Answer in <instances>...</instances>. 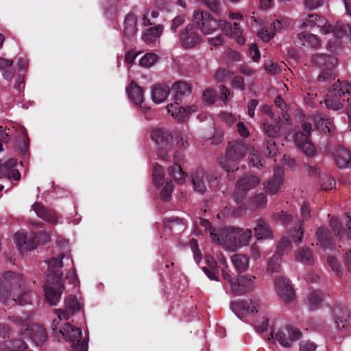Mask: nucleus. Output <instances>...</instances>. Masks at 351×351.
<instances>
[{"label":"nucleus","instance_id":"obj_1","mask_svg":"<svg viewBox=\"0 0 351 351\" xmlns=\"http://www.w3.org/2000/svg\"><path fill=\"white\" fill-rule=\"evenodd\" d=\"M63 252L58 257H52L46 261L48 266V273L46 276V283L44 288L47 302L53 306L56 305L61 298L64 286L62 282V272L60 269L64 266L71 267L66 275V278L71 282H77V275L73 267V262L71 258L69 243L62 241Z\"/></svg>","mask_w":351,"mask_h":351},{"label":"nucleus","instance_id":"obj_2","mask_svg":"<svg viewBox=\"0 0 351 351\" xmlns=\"http://www.w3.org/2000/svg\"><path fill=\"white\" fill-rule=\"evenodd\" d=\"M28 291L21 274L7 271L0 278V302L8 306L29 303Z\"/></svg>","mask_w":351,"mask_h":351},{"label":"nucleus","instance_id":"obj_3","mask_svg":"<svg viewBox=\"0 0 351 351\" xmlns=\"http://www.w3.org/2000/svg\"><path fill=\"white\" fill-rule=\"evenodd\" d=\"M56 318L52 322V330L58 340L65 339L73 343L72 351H87L86 340H81L82 332L81 328L75 327L69 323L62 324V320H68L69 315L62 309H55Z\"/></svg>","mask_w":351,"mask_h":351},{"label":"nucleus","instance_id":"obj_4","mask_svg":"<svg viewBox=\"0 0 351 351\" xmlns=\"http://www.w3.org/2000/svg\"><path fill=\"white\" fill-rule=\"evenodd\" d=\"M330 226L335 234L334 237H331L329 231L322 227L317 228L315 232L316 238L323 248L332 249L337 241L344 238L351 239V218L348 215L344 217L343 221L332 217Z\"/></svg>","mask_w":351,"mask_h":351},{"label":"nucleus","instance_id":"obj_5","mask_svg":"<svg viewBox=\"0 0 351 351\" xmlns=\"http://www.w3.org/2000/svg\"><path fill=\"white\" fill-rule=\"evenodd\" d=\"M330 226L335 234L334 237H331L329 231L322 227L317 228L315 232L316 238L323 248L332 249L337 241L344 238L351 239V218L348 215L344 217L343 221L332 217Z\"/></svg>","mask_w":351,"mask_h":351},{"label":"nucleus","instance_id":"obj_6","mask_svg":"<svg viewBox=\"0 0 351 351\" xmlns=\"http://www.w3.org/2000/svg\"><path fill=\"white\" fill-rule=\"evenodd\" d=\"M232 309L239 317L254 316L256 313L254 322V327L259 332H265L268 328V315L267 307L258 298H253L246 301H236L231 304Z\"/></svg>","mask_w":351,"mask_h":351},{"label":"nucleus","instance_id":"obj_7","mask_svg":"<svg viewBox=\"0 0 351 351\" xmlns=\"http://www.w3.org/2000/svg\"><path fill=\"white\" fill-rule=\"evenodd\" d=\"M315 26L320 27V32L326 34L332 32L337 38H345L346 41L351 43V26L342 21H338L333 28L324 18L317 14L303 16L300 20V27L301 28H311Z\"/></svg>","mask_w":351,"mask_h":351},{"label":"nucleus","instance_id":"obj_8","mask_svg":"<svg viewBox=\"0 0 351 351\" xmlns=\"http://www.w3.org/2000/svg\"><path fill=\"white\" fill-rule=\"evenodd\" d=\"M11 322L21 330V335L29 337L36 345L42 344L47 339L45 329L40 325L30 324L29 318L25 315L10 317Z\"/></svg>","mask_w":351,"mask_h":351},{"label":"nucleus","instance_id":"obj_9","mask_svg":"<svg viewBox=\"0 0 351 351\" xmlns=\"http://www.w3.org/2000/svg\"><path fill=\"white\" fill-rule=\"evenodd\" d=\"M193 21L200 32L205 35L211 34L217 29L226 26L230 27V25L226 21H216L209 13L199 10L194 12Z\"/></svg>","mask_w":351,"mask_h":351},{"label":"nucleus","instance_id":"obj_10","mask_svg":"<svg viewBox=\"0 0 351 351\" xmlns=\"http://www.w3.org/2000/svg\"><path fill=\"white\" fill-rule=\"evenodd\" d=\"M350 92V83L338 80L333 84L332 88L328 91L326 96L325 104L326 107L333 110H340L344 104V99H341V96Z\"/></svg>","mask_w":351,"mask_h":351},{"label":"nucleus","instance_id":"obj_11","mask_svg":"<svg viewBox=\"0 0 351 351\" xmlns=\"http://www.w3.org/2000/svg\"><path fill=\"white\" fill-rule=\"evenodd\" d=\"M151 138L158 145L157 156L158 159L166 161L169 158L171 149V133L163 128H155L151 132Z\"/></svg>","mask_w":351,"mask_h":351},{"label":"nucleus","instance_id":"obj_12","mask_svg":"<svg viewBox=\"0 0 351 351\" xmlns=\"http://www.w3.org/2000/svg\"><path fill=\"white\" fill-rule=\"evenodd\" d=\"M247 150L249 151V148L247 149L241 142L236 143L228 147L226 158L221 162V165L222 168L227 171L229 177H231L230 173L239 169L235 160L243 157Z\"/></svg>","mask_w":351,"mask_h":351},{"label":"nucleus","instance_id":"obj_13","mask_svg":"<svg viewBox=\"0 0 351 351\" xmlns=\"http://www.w3.org/2000/svg\"><path fill=\"white\" fill-rule=\"evenodd\" d=\"M303 132H296L294 136V143L306 156H312L315 152L313 144L308 139V136L312 132V125L311 123H304L302 124Z\"/></svg>","mask_w":351,"mask_h":351},{"label":"nucleus","instance_id":"obj_14","mask_svg":"<svg viewBox=\"0 0 351 351\" xmlns=\"http://www.w3.org/2000/svg\"><path fill=\"white\" fill-rule=\"evenodd\" d=\"M271 335L283 347H289L301 337V332L294 326H286L276 332L273 331Z\"/></svg>","mask_w":351,"mask_h":351},{"label":"nucleus","instance_id":"obj_15","mask_svg":"<svg viewBox=\"0 0 351 351\" xmlns=\"http://www.w3.org/2000/svg\"><path fill=\"white\" fill-rule=\"evenodd\" d=\"M274 285L277 295L285 303L288 304L295 300V291L288 278L278 276L275 279Z\"/></svg>","mask_w":351,"mask_h":351},{"label":"nucleus","instance_id":"obj_16","mask_svg":"<svg viewBox=\"0 0 351 351\" xmlns=\"http://www.w3.org/2000/svg\"><path fill=\"white\" fill-rule=\"evenodd\" d=\"M260 179L256 176H245L238 180L235 200L239 202L242 200L247 193L256 188L260 184Z\"/></svg>","mask_w":351,"mask_h":351},{"label":"nucleus","instance_id":"obj_17","mask_svg":"<svg viewBox=\"0 0 351 351\" xmlns=\"http://www.w3.org/2000/svg\"><path fill=\"white\" fill-rule=\"evenodd\" d=\"M13 238L18 250L22 254L29 250H34L37 246V243L34 240V234L27 235V232L23 230L16 232Z\"/></svg>","mask_w":351,"mask_h":351},{"label":"nucleus","instance_id":"obj_18","mask_svg":"<svg viewBox=\"0 0 351 351\" xmlns=\"http://www.w3.org/2000/svg\"><path fill=\"white\" fill-rule=\"evenodd\" d=\"M179 101H175L174 104L167 105L168 112L178 121H184L188 119L190 115L197 110L195 105L182 107L180 106Z\"/></svg>","mask_w":351,"mask_h":351},{"label":"nucleus","instance_id":"obj_19","mask_svg":"<svg viewBox=\"0 0 351 351\" xmlns=\"http://www.w3.org/2000/svg\"><path fill=\"white\" fill-rule=\"evenodd\" d=\"M255 280L254 276H241L235 280V283H232V292L236 295H241L252 290L255 287Z\"/></svg>","mask_w":351,"mask_h":351},{"label":"nucleus","instance_id":"obj_20","mask_svg":"<svg viewBox=\"0 0 351 351\" xmlns=\"http://www.w3.org/2000/svg\"><path fill=\"white\" fill-rule=\"evenodd\" d=\"M284 183V171L280 167L274 169L273 177L264 183L265 191L270 195L278 193Z\"/></svg>","mask_w":351,"mask_h":351},{"label":"nucleus","instance_id":"obj_21","mask_svg":"<svg viewBox=\"0 0 351 351\" xmlns=\"http://www.w3.org/2000/svg\"><path fill=\"white\" fill-rule=\"evenodd\" d=\"M311 62L315 66L324 70L332 69L337 62V58L333 56H326L324 54H316L311 58ZM319 80H324L326 79L324 73L318 76Z\"/></svg>","mask_w":351,"mask_h":351},{"label":"nucleus","instance_id":"obj_22","mask_svg":"<svg viewBox=\"0 0 351 351\" xmlns=\"http://www.w3.org/2000/svg\"><path fill=\"white\" fill-rule=\"evenodd\" d=\"M180 41L184 48H193L201 42V37L191 25H189L181 32Z\"/></svg>","mask_w":351,"mask_h":351},{"label":"nucleus","instance_id":"obj_23","mask_svg":"<svg viewBox=\"0 0 351 351\" xmlns=\"http://www.w3.org/2000/svg\"><path fill=\"white\" fill-rule=\"evenodd\" d=\"M217 178L206 173L203 170H197L193 177V184L196 191L204 193L207 189V184L215 181Z\"/></svg>","mask_w":351,"mask_h":351},{"label":"nucleus","instance_id":"obj_24","mask_svg":"<svg viewBox=\"0 0 351 351\" xmlns=\"http://www.w3.org/2000/svg\"><path fill=\"white\" fill-rule=\"evenodd\" d=\"M252 238V231L250 229L241 230L237 228V237L235 241L229 242L228 246L230 251H235L243 246L248 245Z\"/></svg>","mask_w":351,"mask_h":351},{"label":"nucleus","instance_id":"obj_25","mask_svg":"<svg viewBox=\"0 0 351 351\" xmlns=\"http://www.w3.org/2000/svg\"><path fill=\"white\" fill-rule=\"evenodd\" d=\"M337 165L341 169L348 168L351 164V153L345 147L339 146L332 152Z\"/></svg>","mask_w":351,"mask_h":351},{"label":"nucleus","instance_id":"obj_26","mask_svg":"<svg viewBox=\"0 0 351 351\" xmlns=\"http://www.w3.org/2000/svg\"><path fill=\"white\" fill-rule=\"evenodd\" d=\"M137 13L131 12L128 13L124 19L123 25V33L124 36L132 38L136 35L138 31Z\"/></svg>","mask_w":351,"mask_h":351},{"label":"nucleus","instance_id":"obj_27","mask_svg":"<svg viewBox=\"0 0 351 351\" xmlns=\"http://www.w3.org/2000/svg\"><path fill=\"white\" fill-rule=\"evenodd\" d=\"M217 234V238L219 241H214V243H216L229 250L228 243L229 242L232 243L236 241L237 228L226 227L218 230Z\"/></svg>","mask_w":351,"mask_h":351},{"label":"nucleus","instance_id":"obj_28","mask_svg":"<svg viewBox=\"0 0 351 351\" xmlns=\"http://www.w3.org/2000/svg\"><path fill=\"white\" fill-rule=\"evenodd\" d=\"M17 162L15 159L10 158L0 166V178L19 180L21 174L16 169Z\"/></svg>","mask_w":351,"mask_h":351},{"label":"nucleus","instance_id":"obj_29","mask_svg":"<svg viewBox=\"0 0 351 351\" xmlns=\"http://www.w3.org/2000/svg\"><path fill=\"white\" fill-rule=\"evenodd\" d=\"M254 231L256 237V241H261V240H269L274 238L272 231L268 224L263 219L256 220Z\"/></svg>","mask_w":351,"mask_h":351},{"label":"nucleus","instance_id":"obj_30","mask_svg":"<svg viewBox=\"0 0 351 351\" xmlns=\"http://www.w3.org/2000/svg\"><path fill=\"white\" fill-rule=\"evenodd\" d=\"M297 43L306 48H317L321 45V41L316 35L306 32L298 35Z\"/></svg>","mask_w":351,"mask_h":351},{"label":"nucleus","instance_id":"obj_31","mask_svg":"<svg viewBox=\"0 0 351 351\" xmlns=\"http://www.w3.org/2000/svg\"><path fill=\"white\" fill-rule=\"evenodd\" d=\"M32 208L38 217L53 224L57 222L58 217L53 210L47 209L39 204H34Z\"/></svg>","mask_w":351,"mask_h":351},{"label":"nucleus","instance_id":"obj_32","mask_svg":"<svg viewBox=\"0 0 351 351\" xmlns=\"http://www.w3.org/2000/svg\"><path fill=\"white\" fill-rule=\"evenodd\" d=\"M170 93V89L165 85H156L152 89V99L155 104H161L166 101Z\"/></svg>","mask_w":351,"mask_h":351},{"label":"nucleus","instance_id":"obj_33","mask_svg":"<svg viewBox=\"0 0 351 351\" xmlns=\"http://www.w3.org/2000/svg\"><path fill=\"white\" fill-rule=\"evenodd\" d=\"M163 29V26L160 25L149 28L143 32L142 39L148 45L156 43L162 35Z\"/></svg>","mask_w":351,"mask_h":351},{"label":"nucleus","instance_id":"obj_34","mask_svg":"<svg viewBox=\"0 0 351 351\" xmlns=\"http://www.w3.org/2000/svg\"><path fill=\"white\" fill-rule=\"evenodd\" d=\"M295 258L302 264L311 265L314 263L312 250L306 246L299 248L295 253Z\"/></svg>","mask_w":351,"mask_h":351},{"label":"nucleus","instance_id":"obj_35","mask_svg":"<svg viewBox=\"0 0 351 351\" xmlns=\"http://www.w3.org/2000/svg\"><path fill=\"white\" fill-rule=\"evenodd\" d=\"M27 348L25 341L21 338L12 337L5 341L3 346L0 344V349L9 351H23Z\"/></svg>","mask_w":351,"mask_h":351},{"label":"nucleus","instance_id":"obj_36","mask_svg":"<svg viewBox=\"0 0 351 351\" xmlns=\"http://www.w3.org/2000/svg\"><path fill=\"white\" fill-rule=\"evenodd\" d=\"M335 322L338 328L342 329L346 327L347 319L349 317L348 311L343 308L337 306L332 310Z\"/></svg>","mask_w":351,"mask_h":351},{"label":"nucleus","instance_id":"obj_37","mask_svg":"<svg viewBox=\"0 0 351 351\" xmlns=\"http://www.w3.org/2000/svg\"><path fill=\"white\" fill-rule=\"evenodd\" d=\"M171 90L174 94L175 101H180L182 97L189 94L191 92V88L184 82H176L171 86Z\"/></svg>","mask_w":351,"mask_h":351},{"label":"nucleus","instance_id":"obj_38","mask_svg":"<svg viewBox=\"0 0 351 351\" xmlns=\"http://www.w3.org/2000/svg\"><path fill=\"white\" fill-rule=\"evenodd\" d=\"M278 119L275 118L271 122L268 121L264 122L263 130L268 136L275 138L278 136L281 128L280 122Z\"/></svg>","mask_w":351,"mask_h":351},{"label":"nucleus","instance_id":"obj_39","mask_svg":"<svg viewBox=\"0 0 351 351\" xmlns=\"http://www.w3.org/2000/svg\"><path fill=\"white\" fill-rule=\"evenodd\" d=\"M82 306V302L74 295H69L64 300L65 311H64L69 315V316L79 311Z\"/></svg>","mask_w":351,"mask_h":351},{"label":"nucleus","instance_id":"obj_40","mask_svg":"<svg viewBox=\"0 0 351 351\" xmlns=\"http://www.w3.org/2000/svg\"><path fill=\"white\" fill-rule=\"evenodd\" d=\"M130 99L136 105H139L143 101V90L140 86L134 82H132L130 88L127 89Z\"/></svg>","mask_w":351,"mask_h":351},{"label":"nucleus","instance_id":"obj_41","mask_svg":"<svg viewBox=\"0 0 351 351\" xmlns=\"http://www.w3.org/2000/svg\"><path fill=\"white\" fill-rule=\"evenodd\" d=\"M232 263L237 271L243 272L249 267V258L243 254H234L231 258Z\"/></svg>","mask_w":351,"mask_h":351},{"label":"nucleus","instance_id":"obj_42","mask_svg":"<svg viewBox=\"0 0 351 351\" xmlns=\"http://www.w3.org/2000/svg\"><path fill=\"white\" fill-rule=\"evenodd\" d=\"M267 203V199L266 195L263 193H258L250 198L249 209L254 210L258 208L265 207Z\"/></svg>","mask_w":351,"mask_h":351},{"label":"nucleus","instance_id":"obj_43","mask_svg":"<svg viewBox=\"0 0 351 351\" xmlns=\"http://www.w3.org/2000/svg\"><path fill=\"white\" fill-rule=\"evenodd\" d=\"M158 60L156 53L149 52L144 54L138 61L139 65L145 69H149L153 66Z\"/></svg>","mask_w":351,"mask_h":351},{"label":"nucleus","instance_id":"obj_44","mask_svg":"<svg viewBox=\"0 0 351 351\" xmlns=\"http://www.w3.org/2000/svg\"><path fill=\"white\" fill-rule=\"evenodd\" d=\"M315 123L318 130L324 132H330L332 123L329 119H326L322 114H318L314 118Z\"/></svg>","mask_w":351,"mask_h":351},{"label":"nucleus","instance_id":"obj_45","mask_svg":"<svg viewBox=\"0 0 351 351\" xmlns=\"http://www.w3.org/2000/svg\"><path fill=\"white\" fill-rule=\"evenodd\" d=\"M304 233L302 231V223L299 221L297 228L291 230L287 233V237L291 241L299 244L302 242Z\"/></svg>","mask_w":351,"mask_h":351},{"label":"nucleus","instance_id":"obj_46","mask_svg":"<svg viewBox=\"0 0 351 351\" xmlns=\"http://www.w3.org/2000/svg\"><path fill=\"white\" fill-rule=\"evenodd\" d=\"M153 181L156 185L160 186L164 183L165 171L158 163L153 165Z\"/></svg>","mask_w":351,"mask_h":351},{"label":"nucleus","instance_id":"obj_47","mask_svg":"<svg viewBox=\"0 0 351 351\" xmlns=\"http://www.w3.org/2000/svg\"><path fill=\"white\" fill-rule=\"evenodd\" d=\"M324 293L319 290L313 291L308 295V302L310 308L317 307L322 302Z\"/></svg>","mask_w":351,"mask_h":351},{"label":"nucleus","instance_id":"obj_48","mask_svg":"<svg viewBox=\"0 0 351 351\" xmlns=\"http://www.w3.org/2000/svg\"><path fill=\"white\" fill-rule=\"evenodd\" d=\"M169 174L178 183H181L184 180V173L180 165L174 164L170 166L169 167Z\"/></svg>","mask_w":351,"mask_h":351},{"label":"nucleus","instance_id":"obj_49","mask_svg":"<svg viewBox=\"0 0 351 351\" xmlns=\"http://www.w3.org/2000/svg\"><path fill=\"white\" fill-rule=\"evenodd\" d=\"M280 270V259L278 254L274 255L268 263L267 272L270 274Z\"/></svg>","mask_w":351,"mask_h":351},{"label":"nucleus","instance_id":"obj_50","mask_svg":"<svg viewBox=\"0 0 351 351\" xmlns=\"http://www.w3.org/2000/svg\"><path fill=\"white\" fill-rule=\"evenodd\" d=\"M200 224L201 226L204 228V230L209 233V235L212 239V241L214 242V241H219L217 238V232H216L215 229L211 226L209 221L204 219H200Z\"/></svg>","mask_w":351,"mask_h":351},{"label":"nucleus","instance_id":"obj_51","mask_svg":"<svg viewBox=\"0 0 351 351\" xmlns=\"http://www.w3.org/2000/svg\"><path fill=\"white\" fill-rule=\"evenodd\" d=\"M232 36L239 45H244L245 39L243 36V31L241 29L239 25L237 23H234V28L233 32L232 33Z\"/></svg>","mask_w":351,"mask_h":351},{"label":"nucleus","instance_id":"obj_52","mask_svg":"<svg viewBox=\"0 0 351 351\" xmlns=\"http://www.w3.org/2000/svg\"><path fill=\"white\" fill-rule=\"evenodd\" d=\"M217 97V93L213 88H207L202 93V100L207 104L215 103Z\"/></svg>","mask_w":351,"mask_h":351},{"label":"nucleus","instance_id":"obj_53","mask_svg":"<svg viewBox=\"0 0 351 351\" xmlns=\"http://www.w3.org/2000/svg\"><path fill=\"white\" fill-rule=\"evenodd\" d=\"M249 158L254 167L259 168L263 166L261 157L254 148L249 147Z\"/></svg>","mask_w":351,"mask_h":351},{"label":"nucleus","instance_id":"obj_54","mask_svg":"<svg viewBox=\"0 0 351 351\" xmlns=\"http://www.w3.org/2000/svg\"><path fill=\"white\" fill-rule=\"evenodd\" d=\"M219 117L221 121L224 122L226 125L229 126L234 124L237 121L236 117L233 115L231 112L227 111H221L219 113Z\"/></svg>","mask_w":351,"mask_h":351},{"label":"nucleus","instance_id":"obj_55","mask_svg":"<svg viewBox=\"0 0 351 351\" xmlns=\"http://www.w3.org/2000/svg\"><path fill=\"white\" fill-rule=\"evenodd\" d=\"M291 241L288 237H282L278 245V251L279 252L288 253L291 250Z\"/></svg>","mask_w":351,"mask_h":351},{"label":"nucleus","instance_id":"obj_56","mask_svg":"<svg viewBox=\"0 0 351 351\" xmlns=\"http://www.w3.org/2000/svg\"><path fill=\"white\" fill-rule=\"evenodd\" d=\"M173 190V184L171 182H167L160 193V197L164 201L168 202L170 199L171 193Z\"/></svg>","mask_w":351,"mask_h":351},{"label":"nucleus","instance_id":"obj_57","mask_svg":"<svg viewBox=\"0 0 351 351\" xmlns=\"http://www.w3.org/2000/svg\"><path fill=\"white\" fill-rule=\"evenodd\" d=\"M190 246L193 253V258L197 263H199L202 260V254L200 250L198 248L197 241L195 239H191L190 241Z\"/></svg>","mask_w":351,"mask_h":351},{"label":"nucleus","instance_id":"obj_58","mask_svg":"<svg viewBox=\"0 0 351 351\" xmlns=\"http://www.w3.org/2000/svg\"><path fill=\"white\" fill-rule=\"evenodd\" d=\"M231 75L232 73L230 71L225 69H219L215 73V79L217 82H221L228 80Z\"/></svg>","mask_w":351,"mask_h":351},{"label":"nucleus","instance_id":"obj_59","mask_svg":"<svg viewBox=\"0 0 351 351\" xmlns=\"http://www.w3.org/2000/svg\"><path fill=\"white\" fill-rule=\"evenodd\" d=\"M215 262L213 261H212L210 264H209V267H210L211 269H208V268H206V267H203V271L205 273V274L212 280H217L218 281L219 279H218V277L216 275V271H215Z\"/></svg>","mask_w":351,"mask_h":351},{"label":"nucleus","instance_id":"obj_60","mask_svg":"<svg viewBox=\"0 0 351 351\" xmlns=\"http://www.w3.org/2000/svg\"><path fill=\"white\" fill-rule=\"evenodd\" d=\"M265 68L267 72L271 75H276L279 73L280 70L278 65L271 60H267L265 62Z\"/></svg>","mask_w":351,"mask_h":351},{"label":"nucleus","instance_id":"obj_61","mask_svg":"<svg viewBox=\"0 0 351 351\" xmlns=\"http://www.w3.org/2000/svg\"><path fill=\"white\" fill-rule=\"evenodd\" d=\"M250 56L254 62H258L261 58V53L258 46L256 43H253L250 45L249 49Z\"/></svg>","mask_w":351,"mask_h":351},{"label":"nucleus","instance_id":"obj_62","mask_svg":"<svg viewBox=\"0 0 351 351\" xmlns=\"http://www.w3.org/2000/svg\"><path fill=\"white\" fill-rule=\"evenodd\" d=\"M327 261L332 269L336 272L337 276H339L341 274L342 269L337 260L335 257L328 256Z\"/></svg>","mask_w":351,"mask_h":351},{"label":"nucleus","instance_id":"obj_63","mask_svg":"<svg viewBox=\"0 0 351 351\" xmlns=\"http://www.w3.org/2000/svg\"><path fill=\"white\" fill-rule=\"evenodd\" d=\"M176 145L179 148H186L188 145L186 136L182 132H177L176 134Z\"/></svg>","mask_w":351,"mask_h":351},{"label":"nucleus","instance_id":"obj_64","mask_svg":"<svg viewBox=\"0 0 351 351\" xmlns=\"http://www.w3.org/2000/svg\"><path fill=\"white\" fill-rule=\"evenodd\" d=\"M316 345L308 340L302 341L300 344V351H315Z\"/></svg>","mask_w":351,"mask_h":351}]
</instances>
